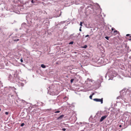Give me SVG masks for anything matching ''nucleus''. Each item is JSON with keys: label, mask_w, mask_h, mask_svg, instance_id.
I'll list each match as a JSON object with an SVG mask.
<instances>
[{"label": "nucleus", "mask_w": 131, "mask_h": 131, "mask_svg": "<svg viewBox=\"0 0 131 131\" xmlns=\"http://www.w3.org/2000/svg\"><path fill=\"white\" fill-rule=\"evenodd\" d=\"M93 100L97 102H101V104L103 103V98L101 99H93Z\"/></svg>", "instance_id": "1"}, {"label": "nucleus", "mask_w": 131, "mask_h": 131, "mask_svg": "<svg viewBox=\"0 0 131 131\" xmlns=\"http://www.w3.org/2000/svg\"><path fill=\"white\" fill-rule=\"evenodd\" d=\"M107 116V115H106L102 116L100 120V122H101L104 119L106 118Z\"/></svg>", "instance_id": "2"}, {"label": "nucleus", "mask_w": 131, "mask_h": 131, "mask_svg": "<svg viewBox=\"0 0 131 131\" xmlns=\"http://www.w3.org/2000/svg\"><path fill=\"white\" fill-rule=\"evenodd\" d=\"M64 115H61L59 117H58L57 118V119L59 120V119H61L64 117Z\"/></svg>", "instance_id": "3"}, {"label": "nucleus", "mask_w": 131, "mask_h": 131, "mask_svg": "<svg viewBox=\"0 0 131 131\" xmlns=\"http://www.w3.org/2000/svg\"><path fill=\"white\" fill-rule=\"evenodd\" d=\"M130 35L129 34H127L126 35V36H129V40H131V36H130Z\"/></svg>", "instance_id": "4"}, {"label": "nucleus", "mask_w": 131, "mask_h": 131, "mask_svg": "<svg viewBox=\"0 0 131 131\" xmlns=\"http://www.w3.org/2000/svg\"><path fill=\"white\" fill-rule=\"evenodd\" d=\"M41 67L43 68H45L46 67V66L43 64H41Z\"/></svg>", "instance_id": "5"}, {"label": "nucleus", "mask_w": 131, "mask_h": 131, "mask_svg": "<svg viewBox=\"0 0 131 131\" xmlns=\"http://www.w3.org/2000/svg\"><path fill=\"white\" fill-rule=\"evenodd\" d=\"M37 0H32L31 1V2L32 3H35L36 2V1Z\"/></svg>", "instance_id": "6"}, {"label": "nucleus", "mask_w": 131, "mask_h": 131, "mask_svg": "<svg viewBox=\"0 0 131 131\" xmlns=\"http://www.w3.org/2000/svg\"><path fill=\"white\" fill-rule=\"evenodd\" d=\"M87 47V46L86 45H85L83 47V48H86Z\"/></svg>", "instance_id": "7"}, {"label": "nucleus", "mask_w": 131, "mask_h": 131, "mask_svg": "<svg viewBox=\"0 0 131 131\" xmlns=\"http://www.w3.org/2000/svg\"><path fill=\"white\" fill-rule=\"evenodd\" d=\"M74 80V79H71V81H70V82H71V83H72L73 82Z\"/></svg>", "instance_id": "8"}, {"label": "nucleus", "mask_w": 131, "mask_h": 131, "mask_svg": "<svg viewBox=\"0 0 131 131\" xmlns=\"http://www.w3.org/2000/svg\"><path fill=\"white\" fill-rule=\"evenodd\" d=\"M105 38L107 40H108L109 39V37L107 36L105 37Z\"/></svg>", "instance_id": "9"}, {"label": "nucleus", "mask_w": 131, "mask_h": 131, "mask_svg": "<svg viewBox=\"0 0 131 131\" xmlns=\"http://www.w3.org/2000/svg\"><path fill=\"white\" fill-rule=\"evenodd\" d=\"M92 95H91L89 97L90 99H92Z\"/></svg>", "instance_id": "10"}, {"label": "nucleus", "mask_w": 131, "mask_h": 131, "mask_svg": "<svg viewBox=\"0 0 131 131\" xmlns=\"http://www.w3.org/2000/svg\"><path fill=\"white\" fill-rule=\"evenodd\" d=\"M60 112V111H57L55 112V113H58Z\"/></svg>", "instance_id": "11"}, {"label": "nucleus", "mask_w": 131, "mask_h": 131, "mask_svg": "<svg viewBox=\"0 0 131 131\" xmlns=\"http://www.w3.org/2000/svg\"><path fill=\"white\" fill-rule=\"evenodd\" d=\"M24 125V123H22L21 124V126H23Z\"/></svg>", "instance_id": "12"}, {"label": "nucleus", "mask_w": 131, "mask_h": 131, "mask_svg": "<svg viewBox=\"0 0 131 131\" xmlns=\"http://www.w3.org/2000/svg\"><path fill=\"white\" fill-rule=\"evenodd\" d=\"M73 43V41H71L69 43V44H72Z\"/></svg>", "instance_id": "13"}, {"label": "nucleus", "mask_w": 131, "mask_h": 131, "mask_svg": "<svg viewBox=\"0 0 131 131\" xmlns=\"http://www.w3.org/2000/svg\"><path fill=\"white\" fill-rule=\"evenodd\" d=\"M82 23H82V22H81H81H80V25L81 26H82Z\"/></svg>", "instance_id": "14"}, {"label": "nucleus", "mask_w": 131, "mask_h": 131, "mask_svg": "<svg viewBox=\"0 0 131 131\" xmlns=\"http://www.w3.org/2000/svg\"><path fill=\"white\" fill-rule=\"evenodd\" d=\"M19 40V39H17L16 40H14V41H18Z\"/></svg>", "instance_id": "15"}, {"label": "nucleus", "mask_w": 131, "mask_h": 131, "mask_svg": "<svg viewBox=\"0 0 131 131\" xmlns=\"http://www.w3.org/2000/svg\"><path fill=\"white\" fill-rule=\"evenodd\" d=\"M5 114L6 115H7L8 114V112H5Z\"/></svg>", "instance_id": "16"}, {"label": "nucleus", "mask_w": 131, "mask_h": 131, "mask_svg": "<svg viewBox=\"0 0 131 131\" xmlns=\"http://www.w3.org/2000/svg\"><path fill=\"white\" fill-rule=\"evenodd\" d=\"M62 130L63 131H65L66 130V129L65 128H63L62 129Z\"/></svg>", "instance_id": "17"}, {"label": "nucleus", "mask_w": 131, "mask_h": 131, "mask_svg": "<svg viewBox=\"0 0 131 131\" xmlns=\"http://www.w3.org/2000/svg\"><path fill=\"white\" fill-rule=\"evenodd\" d=\"M81 26L80 27V29H79V31H82V30H81Z\"/></svg>", "instance_id": "18"}, {"label": "nucleus", "mask_w": 131, "mask_h": 131, "mask_svg": "<svg viewBox=\"0 0 131 131\" xmlns=\"http://www.w3.org/2000/svg\"><path fill=\"white\" fill-rule=\"evenodd\" d=\"M118 31L116 30H115L113 31V32L115 33L117 32Z\"/></svg>", "instance_id": "19"}, {"label": "nucleus", "mask_w": 131, "mask_h": 131, "mask_svg": "<svg viewBox=\"0 0 131 131\" xmlns=\"http://www.w3.org/2000/svg\"><path fill=\"white\" fill-rule=\"evenodd\" d=\"M115 28H112V31L114 30L115 29Z\"/></svg>", "instance_id": "20"}, {"label": "nucleus", "mask_w": 131, "mask_h": 131, "mask_svg": "<svg viewBox=\"0 0 131 131\" xmlns=\"http://www.w3.org/2000/svg\"><path fill=\"white\" fill-rule=\"evenodd\" d=\"M20 60L21 62H23V61L22 59H21Z\"/></svg>", "instance_id": "21"}, {"label": "nucleus", "mask_w": 131, "mask_h": 131, "mask_svg": "<svg viewBox=\"0 0 131 131\" xmlns=\"http://www.w3.org/2000/svg\"><path fill=\"white\" fill-rule=\"evenodd\" d=\"M89 36V35H87L85 36V37H88Z\"/></svg>", "instance_id": "22"}, {"label": "nucleus", "mask_w": 131, "mask_h": 131, "mask_svg": "<svg viewBox=\"0 0 131 131\" xmlns=\"http://www.w3.org/2000/svg\"><path fill=\"white\" fill-rule=\"evenodd\" d=\"M94 94V93H93L92 94V96H93V95Z\"/></svg>", "instance_id": "23"}, {"label": "nucleus", "mask_w": 131, "mask_h": 131, "mask_svg": "<svg viewBox=\"0 0 131 131\" xmlns=\"http://www.w3.org/2000/svg\"><path fill=\"white\" fill-rule=\"evenodd\" d=\"M122 126L121 125H120L119 126V127H121Z\"/></svg>", "instance_id": "24"}, {"label": "nucleus", "mask_w": 131, "mask_h": 131, "mask_svg": "<svg viewBox=\"0 0 131 131\" xmlns=\"http://www.w3.org/2000/svg\"><path fill=\"white\" fill-rule=\"evenodd\" d=\"M1 109L0 108V111H1Z\"/></svg>", "instance_id": "25"}]
</instances>
